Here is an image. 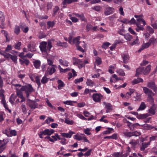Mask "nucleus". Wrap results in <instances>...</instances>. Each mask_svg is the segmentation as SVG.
Wrapping results in <instances>:
<instances>
[{
  "label": "nucleus",
  "mask_w": 157,
  "mask_h": 157,
  "mask_svg": "<svg viewBox=\"0 0 157 157\" xmlns=\"http://www.w3.org/2000/svg\"><path fill=\"white\" fill-rule=\"evenodd\" d=\"M47 44V42L45 41H43L40 43L39 47L42 52H46Z\"/></svg>",
  "instance_id": "6e6552de"
},
{
  "label": "nucleus",
  "mask_w": 157,
  "mask_h": 157,
  "mask_svg": "<svg viewBox=\"0 0 157 157\" xmlns=\"http://www.w3.org/2000/svg\"><path fill=\"white\" fill-rule=\"evenodd\" d=\"M151 70V66L150 65H148L146 68L145 70L144 69L143 74L144 75H146L148 74Z\"/></svg>",
  "instance_id": "ea45409f"
},
{
  "label": "nucleus",
  "mask_w": 157,
  "mask_h": 157,
  "mask_svg": "<svg viewBox=\"0 0 157 157\" xmlns=\"http://www.w3.org/2000/svg\"><path fill=\"white\" fill-rule=\"evenodd\" d=\"M119 13L121 15L123 16H124V12L123 11V8L122 6H120L119 7Z\"/></svg>",
  "instance_id": "338daca9"
},
{
  "label": "nucleus",
  "mask_w": 157,
  "mask_h": 157,
  "mask_svg": "<svg viewBox=\"0 0 157 157\" xmlns=\"http://www.w3.org/2000/svg\"><path fill=\"white\" fill-rule=\"evenodd\" d=\"M84 136V134H77L74 136V138L79 141L82 140Z\"/></svg>",
  "instance_id": "aec40b11"
},
{
  "label": "nucleus",
  "mask_w": 157,
  "mask_h": 157,
  "mask_svg": "<svg viewBox=\"0 0 157 157\" xmlns=\"http://www.w3.org/2000/svg\"><path fill=\"white\" fill-rule=\"evenodd\" d=\"M73 64L75 65L79 64L81 65V67L84 66V64H82V61L81 60L75 58H73Z\"/></svg>",
  "instance_id": "f8f14e48"
},
{
  "label": "nucleus",
  "mask_w": 157,
  "mask_h": 157,
  "mask_svg": "<svg viewBox=\"0 0 157 157\" xmlns=\"http://www.w3.org/2000/svg\"><path fill=\"white\" fill-rule=\"evenodd\" d=\"M58 67L60 72L61 73L66 72L67 71H70L71 70L70 68H67L65 69H63L62 67H61L60 66H59Z\"/></svg>",
  "instance_id": "4c0bfd02"
},
{
  "label": "nucleus",
  "mask_w": 157,
  "mask_h": 157,
  "mask_svg": "<svg viewBox=\"0 0 157 157\" xmlns=\"http://www.w3.org/2000/svg\"><path fill=\"white\" fill-rule=\"evenodd\" d=\"M21 44V42H18L15 44L14 47L16 49L20 50L21 49L20 46Z\"/></svg>",
  "instance_id": "3c124183"
},
{
  "label": "nucleus",
  "mask_w": 157,
  "mask_h": 157,
  "mask_svg": "<svg viewBox=\"0 0 157 157\" xmlns=\"http://www.w3.org/2000/svg\"><path fill=\"white\" fill-rule=\"evenodd\" d=\"M141 23H136V25L137 28H136V30L137 32H139L140 30H144V28L143 27L142 25H140Z\"/></svg>",
  "instance_id": "2f4dec72"
},
{
  "label": "nucleus",
  "mask_w": 157,
  "mask_h": 157,
  "mask_svg": "<svg viewBox=\"0 0 157 157\" xmlns=\"http://www.w3.org/2000/svg\"><path fill=\"white\" fill-rule=\"evenodd\" d=\"M143 82V80L142 79L140 78H138L137 79H134L132 81V83L133 84H137L139 82Z\"/></svg>",
  "instance_id": "e433bc0d"
},
{
  "label": "nucleus",
  "mask_w": 157,
  "mask_h": 157,
  "mask_svg": "<svg viewBox=\"0 0 157 157\" xmlns=\"http://www.w3.org/2000/svg\"><path fill=\"white\" fill-rule=\"evenodd\" d=\"M19 61L20 64L21 65L25 64L26 65H28L29 63V61L27 59L24 58L19 59Z\"/></svg>",
  "instance_id": "a211bd4d"
},
{
  "label": "nucleus",
  "mask_w": 157,
  "mask_h": 157,
  "mask_svg": "<svg viewBox=\"0 0 157 157\" xmlns=\"http://www.w3.org/2000/svg\"><path fill=\"white\" fill-rule=\"evenodd\" d=\"M45 135H51L54 132V130L53 129H45Z\"/></svg>",
  "instance_id": "c85d7f7f"
},
{
  "label": "nucleus",
  "mask_w": 157,
  "mask_h": 157,
  "mask_svg": "<svg viewBox=\"0 0 157 157\" xmlns=\"http://www.w3.org/2000/svg\"><path fill=\"white\" fill-rule=\"evenodd\" d=\"M104 105L105 106V108L107 110H112V106L110 103H106L105 102H103Z\"/></svg>",
  "instance_id": "473e14b6"
},
{
  "label": "nucleus",
  "mask_w": 157,
  "mask_h": 157,
  "mask_svg": "<svg viewBox=\"0 0 157 157\" xmlns=\"http://www.w3.org/2000/svg\"><path fill=\"white\" fill-rule=\"evenodd\" d=\"M21 109L22 112L24 113H26L27 112L26 108L25 105L24 103H22L21 105Z\"/></svg>",
  "instance_id": "bf43d9fd"
},
{
  "label": "nucleus",
  "mask_w": 157,
  "mask_h": 157,
  "mask_svg": "<svg viewBox=\"0 0 157 157\" xmlns=\"http://www.w3.org/2000/svg\"><path fill=\"white\" fill-rule=\"evenodd\" d=\"M17 98V96L14 94H12L9 99L10 102L12 104H13L14 103V101Z\"/></svg>",
  "instance_id": "cd10ccee"
},
{
  "label": "nucleus",
  "mask_w": 157,
  "mask_h": 157,
  "mask_svg": "<svg viewBox=\"0 0 157 157\" xmlns=\"http://www.w3.org/2000/svg\"><path fill=\"white\" fill-rule=\"evenodd\" d=\"M20 27L22 31L25 33H27L29 30V28L26 26L25 24H22L20 25Z\"/></svg>",
  "instance_id": "4be33fe9"
},
{
  "label": "nucleus",
  "mask_w": 157,
  "mask_h": 157,
  "mask_svg": "<svg viewBox=\"0 0 157 157\" xmlns=\"http://www.w3.org/2000/svg\"><path fill=\"white\" fill-rule=\"evenodd\" d=\"M57 83L58 84V87L59 89H61L65 85L64 82L61 80H58Z\"/></svg>",
  "instance_id": "c756f323"
},
{
  "label": "nucleus",
  "mask_w": 157,
  "mask_h": 157,
  "mask_svg": "<svg viewBox=\"0 0 157 157\" xmlns=\"http://www.w3.org/2000/svg\"><path fill=\"white\" fill-rule=\"evenodd\" d=\"M58 139L60 140V142L63 145L66 144L67 143L66 139L64 138H60L59 137Z\"/></svg>",
  "instance_id": "49530a36"
},
{
  "label": "nucleus",
  "mask_w": 157,
  "mask_h": 157,
  "mask_svg": "<svg viewBox=\"0 0 157 157\" xmlns=\"http://www.w3.org/2000/svg\"><path fill=\"white\" fill-rule=\"evenodd\" d=\"M5 17L4 13L0 11V22H4Z\"/></svg>",
  "instance_id": "c03bdc74"
},
{
  "label": "nucleus",
  "mask_w": 157,
  "mask_h": 157,
  "mask_svg": "<svg viewBox=\"0 0 157 157\" xmlns=\"http://www.w3.org/2000/svg\"><path fill=\"white\" fill-rule=\"evenodd\" d=\"M36 43L35 42H31L29 44L28 46V48L29 50L31 52L35 51H36Z\"/></svg>",
  "instance_id": "0eeeda50"
},
{
  "label": "nucleus",
  "mask_w": 157,
  "mask_h": 157,
  "mask_svg": "<svg viewBox=\"0 0 157 157\" xmlns=\"http://www.w3.org/2000/svg\"><path fill=\"white\" fill-rule=\"evenodd\" d=\"M101 59L100 58L97 57L95 58V60L94 62V68L96 69V65H100L101 63Z\"/></svg>",
  "instance_id": "b1692460"
},
{
  "label": "nucleus",
  "mask_w": 157,
  "mask_h": 157,
  "mask_svg": "<svg viewBox=\"0 0 157 157\" xmlns=\"http://www.w3.org/2000/svg\"><path fill=\"white\" fill-rule=\"evenodd\" d=\"M86 83L88 86L91 87H92L94 86L95 85V84L94 83V82L90 79H87Z\"/></svg>",
  "instance_id": "393cba45"
},
{
  "label": "nucleus",
  "mask_w": 157,
  "mask_h": 157,
  "mask_svg": "<svg viewBox=\"0 0 157 157\" xmlns=\"http://www.w3.org/2000/svg\"><path fill=\"white\" fill-rule=\"evenodd\" d=\"M59 63L63 66L67 67L68 66L69 63L67 60L62 59H59Z\"/></svg>",
  "instance_id": "f3484780"
},
{
  "label": "nucleus",
  "mask_w": 157,
  "mask_h": 157,
  "mask_svg": "<svg viewBox=\"0 0 157 157\" xmlns=\"http://www.w3.org/2000/svg\"><path fill=\"white\" fill-rule=\"evenodd\" d=\"M14 33L17 35H18L20 32V29L19 26L17 25H16L14 28Z\"/></svg>",
  "instance_id": "f704fd0d"
},
{
  "label": "nucleus",
  "mask_w": 157,
  "mask_h": 157,
  "mask_svg": "<svg viewBox=\"0 0 157 157\" xmlns=\"http://www.w3.org/2000/svg\"><path fill=\"white\" fill-rule=\"evenodd\" d=\"M10 58L14 63H17V57L16 56L11 55Z\"/></svg>",
  "instance_id": "5fc2aeb1"
},
{
  "label": "nucleus",
  "mask_w": 157,
  "mask_h": 157,
  "mask_svg": "<svg viewBox=\"0 0 157 157\" xmlns=\"http://www.w3.org/2000/svg\"><path fill=\"white\" fill-rule=\"evenodd\" d=\"M72 15H75L79 18L82 21H86V19L85 17L83 14L82 13L80 14L78 13H73L72 14Z\"/></svg>",
  "instance_id": "ddd939ff"
},
{
  "label": "nucleus",
  "mask_w": 157,
  "mask_h": 157,
  "mask_svg": "<svg viewBox=\"0 0 157 157\" xmlns=\"http://www.w3.org/2000/svg\"><path fill=\"white\" fill-rule=\"evenodd\" d=\"M76 116L82 120H87L86 118L82 114L80 113L77 114Z\"/></svg>",
  "instance_id": "0e129e2a"
},
{
  "label": "nucleus",
  "mask_w": 157,
  "mask_h": 157,
  "mask_svg": "<svg viewBox=\"0 0 157 157\" xmlns=\"http://www.w3.org/2000/svg\"><path fill=\"white\" fill-rule=\"evenodd\" d=\"M157 107L156 105L153 103L152 106L150 107L149 109L148 110V113L152 115H155V110Z\"/></svg>",
  "instance_id": "1a4fd4ad"
},
{
  "label": "nucleus",
  "mask_w": 157,
  "mask_h": 157,
  "mask_svg": "<svg viewBox=\"0 0 157 157\" xmlns=\"http://www.w3.org/2000/svg\"><path fill=\"white\" fill-rule=\"evenodd\" d=\"M134 17L136 18V23H142L143 26H144L146 24L145 21L142 18L143 17L142 14L139 15H135Z\"/></svg>",
  "instance_id": "7ed1b4c3"
},
{
  "label": "nucleus",
  "mask_w": 157,
  "mask_h": 157,
  "mask_svg": "<svg viewBox=\"0 0 157 157\" xmlns=\"http://www.w3.org/2000/svg\"><path fill=\"white\" fill-rule=\"evenodd\" d=\"M114 9L113 7H107L104 12L105 15H109L112 14L114 12Z\"/></svg>",
  "instance_id": "9b49d317"
},
{
  "label": "nucleus",
  "mask_w": 157,
  "mask_h": 157,
  "mask_svg": "<svg viewBox=\"0 0 157 157\" xmlns=\"http://www.w3.org/2000/svg\"><path fill=\"white\" fill-rule=\"evenodd\" d=\"M34 67L36 68H38L40 66V62L38 60H36L33 62Z\"/></svg>",
  "instance_id": "79ce46f5"
},
{
  "label": "nucleus",
  "mask_w": 157,
  "mask_h": 157,
  "mask_svg": "<svg viewBox=\"0 0 157 157\" xmlns=\"http://www.w3.org/2000/svg\"><path fill=\"white\" fill-rule=\"evenodd\" d=\"M124 38L127 40L130 41L133 38V37L130 34L128 33L124 35Z\"/></svg>",
  "instance_id": "a19ab883"
},
{
  "label": "nucleus",
  "mask_w": 157,
  "mask_h": 157,
  "mask_svg": "<svg viewBox=\"0 0 157 157\" xmlns=\"http://www.w3.org/2000/svg\"><path fill=\"white\" fill-rule=\"evenodd\" d=\"M59 136L57 133H56L54 136H52L51 137L48 136L45 137L46 139H48L49 141L54 142L55 141L57 140V139H59Z\"/></svg>",
  "instance_id": "423d86ee"
},
{
  "label": "nucleus",
  "mask_w": 157,
  "mask_h": 157,
  "mask_svg": "<svg viewBox=\"0 0 157 157\" xmlns=\"http://www.w3.org/2000/svg\"><path fill=\"white\" fill-rule=\"evenodd\" d=\"M75 133L74 132L71 131H70L68 133H61V136L63 137L67 138H71L72 135Z\"/></svg>",
  "instance_id": "9d476101"
},
{
  "label": "nucleus",
  "mask_w": 157,
  "mask_h": 157,
  "mask_svg": "<svg viewBox=\"0 0 157 157\" xmlns=\"http://www.w3.org/2000/svg\"><path fill=\"white\" fill-rule=\"evenodd\" d=\"M147 86L148 87L152 89L154 88L155 85L154 82L151 81L148 82Z\"/></svg>",
  "instance_id": "72a5a7b5"
},
{
  "label": "nucleus",
  "mask_w": 157,
  "mask_h": 157,
  "mask_svg": "<svg viewBox=\"0 0 157 157\" xmlns=\"http://www.w3.org/2000/svg\"><path fill=\"white\" fill-rule=\"evenodd\" d=\"M2 33L6 37V40L7 41H9V40L8 38V36H9V34L5 30H2L1 31Z\"/></svg>",
  "instance_id": "09e8293b"
},
{
  "label": "nucleus",
  "mask_w": 157,
  "mask_h": 157,
  "mask_svg": "<svg viewBox=\"0 0 157 157\" xmlns=\"http://www.w3.org/2000/svg\"><path fill=\"white\" fill-rule=\"evenodd\" d=\"M72 15L69 14V16L71 17L70 19L73 22L76 23L77 22L78 20V19L74 17H71Z\"/></svg>",
  "instance_id": "680f3d73"
},
{
  "label": "nucleus",
  "mask_w": 157,
  "mask_h": 157,
  "mask_svg": "<svg viewBox=\"0 0 157 157\" xmlns=\"http://www.w3.org/2000/svg\"><path fill=\"white\" fill-rule=\"evenodd\" d=\"M146 107V105L145 103L144 102H141L140 105L137 110V111L144 110Z\"/></svg>",
  "instance_id": "bb28decb"
},
{
  "label": "nucleus",
  "mask_w": 157,
  "mask_h": 157,
  "mask_svg": "<svg viewBox=\"0 0 157 157\" xmlns=\"http://www.w3.org/2000/svg\"><path fill=\"white\" fill-rule=\"evenodd\" d=\"M80 38V36H78L72 40V37L70 36L69 38L68 41L70 44H74L77 46L80 43L79 40Z\"/></svg>",
  "instance_id": "f03ea898"
},
{
  "label": "nucleus",
  "mask_w": 157,
  "mask_h": 157,
  "mask_svg": "<svg viewBox=\"0 0 157 157\" xmlns=\"http://www.w3.org/2000/svg\"><path fill=\"white\" fill-rule=\"evenodd\" d=\"M123 153V152L122 151L119 152H115L113 153L112 154V155L113 156L115 157H121V156L122 155Z\"/></svg>",
  "instance_id": "37998d69"
},
{
  "label": "nucleus",
  "mask_w": 157,
  "mask_h": 157,
  "mask_svg": "<svg viewBox=\"0 0 157 157\" xmlns=\"http://www.w3.org/2000/svg\"><path fill=\"white\" fill-rule=\"evenodd\" d=\"M76 102V101H74L70 100H67L65 101H63V103L67 105H72L73 103H75Z\"/></svg>",
  "instance_id": "a18cd8bd"
},
{
  "label": "nucleus",
  "mask_w": 157,
  "mask_h": 157,
  "mask_svg": "<svg viewBox=\"0 0 157 157\" xmlns=\"http://www.w3.org/2000/svg\"><path fill=\"white\" fill-rule=\"evenodd\" d=\"M124 135L127 137H130L133 136L132 132H127L124 133Z\"/></svg>",
  "instance_id": "774afa93"
},
{
  "label": "nucleus",
  "mask_w": 157,
  "mask_h": 157,
  "mask_svg": "<svg viewBox=\"0 0 157 157\" xmlns=\"http://www.w3.org/2000/svg\"><path fill=\"white\" fill-rule=\"evenodd\" d=\"M136 39L135 40L130 43V45H131L133 46L135 45H138L140 44V41L138 39V36H136Z\"/></svg>",
  "instance_id": "7c9ffc66"
},
{
  "label": "nucleus",
  "mask_w": 157,
  "mask_h": 157,
  "mask_svg": "<svg viewBox=\"0 0 157 157\" xmlns=\"http://www.w3.org/2000/svg\"><path fill=\"white\" fill-rule=\"evenodd\" d=\"M54 120L50 117H48L45 121V122L47 124H49L51 122H54Z\"/></svg>",
  "instance_id": "603ef678"
},
{
  "label": "nucleus",
  "mask_w": 157,
  "mask_h": 157,
  "mask_svg": "<svg viewBox=\"0 0 157 157\" xmlns=\"http://www.w3.org/2000/svg\"><path fill=\"white\" fill-rule=\"evenodd\" d=\"M141 127L144 129L151 130L154 128L152 126L149 125L147 124H145L141 125Z\"/></svg>",
  "instance_id": "5701e85b"
},
{
  "label": "nucleus",
  "mask_w": 157,
  "mask_h": 157,
  "mask_svg": "<svg viewBox=\"0 0 157 157\" xmlns=\"http://www.w3.org/2000/svg\"><path fill=\"white\" fill-rule=\"evenodd\" d=\"M144 92L146 94L148 95L151 94L152 95H154L155 94L151 90L149 89L147 87H142Z\"/></svg>",
  "instance_id": "4468645a"
},
{
  "label": "nucleus",
  "mask_w": 157,
  "mask_h": 157,
  "mask_svg": "<svg viewBox=\"0 0 157 157\" xmlns=\"http://www.w3.org/2000/svg\"><path fill=\"white\" fill-rule=\"evenodd\" d=\"M29 77L33 81H34L35 78H36V75L35 74H30L29 75Z\"/></svg>",
  "instance_id": "69168bd1"
},
{
  "label": "nucleus",
  "mask_w": 157,
  "mask_h": 157,
  "mask_svg": "<svg viewBox=\"0 0 157 157\" xmlns=\"http://www.w3.org/2000/svg\"><path fill=\"white\" fill-rule=\"evenodd\" d=\"M12 85L15 87V89L17 91H23V86H21L20 84H13Z\"/></svg>",
  "instance_id": "412c9836"
},
{
  "label": "nucleus",
  "mask_w": 157,
  "mask_h": 157,
  "mask_svg": "<svg viewBox=\"0 0 157 157\" xmlns=\"http://www.w3.org/2000/svg\"><path fill=\"white\" fill-rule=\"evenodd\" d=\"M22 91H25L26 94V96L28 97L30 93L33 92L34 90L31 85L28 84L26 86H23Z\"/></svg>",
  "instance_id": "f257e3e1"
},
{
  "label": "nucleus",
  "mask_w": 157,
  "mask_h": 157,
  "mask_svg": "<svg viewBox=\"0 0 157 157\" xmlns=\"http://www.w3.org/2000/svg\"><path fill=\"white\" fill-rule=\"evenodd\" d=\"M149 42L150 43V44H152L153 45H154L155 44L157 43V41L154 37L152 36L150 39Z\"/></svg>",
  "instance_id": "58836bf2"
},
{
  "label": "nucleus",
  "mask_w": 157,
  "mask_h": 157,
  "mask_svg": "<svg viewBox=\"0 0 157 157\" xmlns=\"http://www.w3.org/2000/svg\"><path fill=\"white\" fill-rule=\"evenodd\" d=\"M111 45V44L109 42H106L103 43L102 47L105 49H106L109 46Z\"/></svg>",
  "instance_id": "6e6d98bb"
},
{
  "label": "nucleus",
  "mask_w": 157,
  "mask_h": 157,
  "mask_svg": "<svg viewBox=\"0 0 157 157\" xmlns=\"http://www.w3.org/2000/svg\"><path fill=\"white\" fill-rule=\"evenodd\" d=\"M117 73H118L121 76H124L125 75V74L122 69H119L116 71Z\"/></svg>",
  "instance_id": "052dcab7"
},
{
  "label": "nucleus",
  "mask_w": 157,
  "mask_h": 157,
  "mask_svg": "<svg viewBox=\"0 0 157 157\" xmlns=\"http://www.w3.org/2000/svg\"><path fill=\"white\" fill-rule=\"evenodd\" d=\"M91 130V128H84L83 129L84 132L86 135H90L91 132L90 131Z\"/></svg>",
  "instance_id": "de8ad7c7"
},
{
  "label": "nucleus",
  "mask_w": 157,
  "mask_h": 157,
  "mask_svg": "<svg viewBox=\"0 0 157 157\" xmlns=\"http://www.w3.org/2000/svg\"><path fill=\"white\" fill-rule=\"evenodd\" d=\"M57 67L56 65L49 66L47 68V71L49 75H52L56 71Z\"/></svg>",
  "instance_id": "39448f33"
},
{
  "label": "nucleus",
  "mask_w": 157,
  "mask_h": 157,
  "mask_svg": "<svg viewBox=\"0 0 157 157\" xmlns=\"http://www.w3.org/2000/svg\"><path fill=\"white\" fill-rule=\"evenodd\" d=\"M150 144V141H149L147 143H143L141 146L140 147V150L141 151H144L145 149Z\"/></svg>",
  "instance_id": "dca6fc26"
},
{
  "label": "nucleus",
  "mask_w": 157,
  "mask_h": 157,
  "mask_svg": "<svg viewBox=\"0 0 157 157\" xmlns=\"http://www.w3.org/2000/svg\"><path fill=\"white\" fill-rule=\"evenodd\" d=\"M93 100L96 102H99L102 98L103 96L101 94L95 93L92 96Z\"/></svg>",
  "instance_id": "20e7f679"
},
{
  "label": "nucleus",
  "mask_w": 157,
  "mask_h": 157,
  "mask_svg": "<svg viewBox=\"0 0 157 157\" xmlns=\"http://www.w3.org/2000/svg\"><path fill=\"white\" fill-rule=\"evenodd\" d=\"M64 122L69 125H72L74 124V121L72 120H70L68 118L65 119Z\"/></svg>",
  "instance_id": "8fccbe9b"
},
{
  "label": "nucleus",
  "mask_w": 157,
  "mask_h": 157,
  "mask_svg": "<svg viewBox=\"0 0 157 157\" xmlns=\"http://www.w3.org/2000/svg\"><path fill=\"white\" fill-rule=\"evenodd\" d=\"M144 70V68H139L136 71V76H138L139 75L141 74L142 73H143Z\"/></svg>",
  "instance_id": "c9c22d12"
},
{
  "label": "nucleus",
  "mask_w": 157,
  "mask_h": 157,
  "mask_svg": "<svg viewBox=\"0 0 157 157\" xmlns=\"http://www.w3.org/2000/svg\"><path fill=\"white\" fill-rule=\"evenodd\" d=\"M152 96L153 95H152L151 94L148 95L147 100L148 101L153 103L154 102V99Z\"/></svg>",
  "instance_id": "e2e57ef3"
},
{
  "label": "nucleus",
  "mask_w": 157,
  "mask_h": 157,
  "mask_svg": "<svg viewBox=\"0 0 157 157\" xmlns=\"http://www.w3.org/2000/svg\"><path fill=\"white\" fill-rule=\"evenodd\" d=\"M150 45L151 44L149 42L146 43L142 45L140 48L139 50L138 51L139 52H141L144 49L148 48Z\"/></svg>",
  "instance_id": "a878e982"
},
{
  "label": "nucleus",
  "mask_w": 157,
  "mask_h": 157,
  "mask_svg": "<svg viewBox=\"0 0 157 157\" xmlns=\"http://www.w3.org/2000/svg\"><path fill=\"white\" fill-rule=\"evenodd\" d=\"M122 57L124 63H126L128 62L129 57L127 53H123L122 55Z\"/></svg>",
  "instance_id": "2eb2a0df"
},
{
  "label": "nucleus",
  "mask_w": 157,
  "mask_h": 157,
  "mask_svg": "<svg viewBox=\"0 0 157 157\" xmlns=\"http://www.w3.org/2000/svg\"><path fill=\"white\" fill-rule=\"evenodd\" d=\"M27 104L31 109H35L37 107L36 103L33 101L29 100V102H28Z\"/></svg>",
  "instance_id": "6ab92c4d"
},
{
  "label": "nucleus",
  "mask_w": 157,
  "mask_h": 157,
  "mask_svg": "<svg viewBox=\"0 0 157 157\" xmlns=\"http://www.w3.org/2000/svg\"><path fill=\"white\" fill-rule=\"evenodd\" d=\"M48 78L46 77L45 76H44L43 77L41 80V82L42 83L45 84L48 82Z\"/></svg>",
  "instance_id": "13d9d810"
},
{
  "label": "nucleus",
  "mask_w": 157,
  "mask_h": 157,
  "mask_svg": "<svg viewBox=\"0 0 157 157\" xmlns=\"http://www.w3.org/2000/svg\"><path fill=\"white\" fill-rule=\"evenodd\" d=\"M136 96L135 97L136 99V101H140L141 99V94L138 93L137 92L136 93Z\"/></svg>",
  "instance_id": "864d4df0"
},
{
  "label": "nucleus",
  "mask_w": 157,
  "mask_h": 157,
  "mask_svg": "<svg viewBox=\"0 0 157 157\" xmlns=\"http://www.w3.org/2000/svg\"><path fill=\"white\" fill-rule=\"evenodd\" d=\"M115 66L114 65H110L109 66L108 71L111 74H113L114 73L113 70L115 69Z\"/></svg>",
  "instance_id": "4d7b16f0"
}]
</instances>
